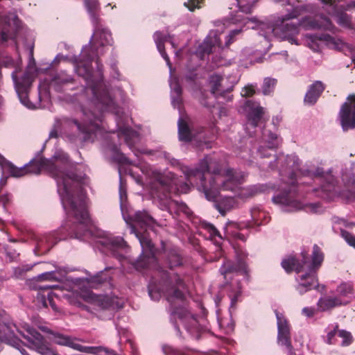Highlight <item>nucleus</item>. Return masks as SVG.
<instances>
[{"label":"nucleus","mask_w":355,"mask_h":355,"mask_svg":"<svg viewBox=\"0 0 355 355\" xmlns=\"http://www.w3.org/2000/svg\"><path fill=\"white\" fill-rule=\"evenodd\" d=\"M121 175V168H119ZM119 198L123 219L130 225V233L139 240L142 253L134 260L128 256L129 247L122 237L105 236L99 239L97 243L103 252L110 253L120 262L127 261L137 270L145 268L155 270V273L148 285V294L154 301L159 300L162 295L169 302L171 309V321L178 334H182L180 326L188 334H205L208 328L205 319H198L196 314L189 310L184 302L183 290L185 288L184 280L173 272H168L157 264L155 255L154 245L150 237L149 230L155 223L153 218L146 211H137L133 215L125 216L124 207L127 201L125 187L120 176Z\"/></svg>","instance_id":"obj_1"},{"label":"nucleus","mask_w":355,"mask_h":355,"mask_svg":"<svg viewBox=\"0 0 355 355\" xmlns=\"http://www.w3.org/2000/svg\"><path fill=\"white\" fill-rule=\"evenodd\" d=\"M95 55L94 51L90 55V48L84 46L78 57L64 55L62 60L73 63L75 71L85 80L86 86L81 87L80 93L74 94L75 101L80 105V121L68 117L56 119L49 137H57L58 130H63L71 142H94L102 131L103 112H110L116 115L118 136L123 137L125 144L134 154L137 157L139 153L151 154V150L135 147L139 141V135L125 125L123 112L116 105L103 81L102 64L97 59L96 69L94 70L92 67Z\"/></svg>","instance_id":"obj_2"},{"label":"nucleus","mask_w":355,"mask_h":355,"mask_svg":"<svg viewBox=\"0 0 355 355\" xmlns=\"http://www.w3.org/2000/svg\"><path fill=\"white\" fill-rule=\"evenodd\" d=\"M268 168L270 170L278 169L282 177V183L277 185V189L282 192L275 195L272 200L285 212L304 210L307 213L317 214L322 211L319 203L304 204L299 199V186L297 182V173L303 176L315 177L319 179L321 186L313 191L321 198L332 200L338 196L340 187L331 170L325 172L322 168L315 170L300 168L301 161L295 154L284 155L279 153L273 161L268 162Z\"/></svg>","instance_id":"obj_3"},{"label":"nucleus","mask_w":355,"mask_h":355,"mask_svg":"<svg viewBox=\"0 0 355 355\" xmlns=\"http://www.w3.org/2000/svg\"><path fill=\"white\" fill-rule=\"evenodd\" d=\"M163 156L171 166L180 168L187 181L193 186L196 185L207 199H214L220 189H233L239 183L241 175L233 173L231 170L227 171L225 176L220 173V164L213 156H205L196 168L182 165L169 153L164 152Z\"/></svg>","instance_id":"obj_4"},{"label":"nucleus","mask_w":355,"mask_h":355,"mask_svg":"<svg viewBox=\"0 0 355 355\" xmlns=\"http://www.w3.org/2000/svg\"><path fill=\"white\" fill-rule=\"evenodd\" d=\"M300 15L299 8H295L291 12L278 17L271 24L268 22L255 23L252 19H247L244 26L247 28H257L259 34L266 40L270 41L273 37L288 40L291 44H298L296 35L300 28L314 29L319 26L318 23L311 18H304L298 23L291 21Z\"/></svg>","instance_id":"obj_5"},{"label":"nucleus","mask_w":355,"mask_h":355,"mask_svg":"<svg viewBox=\"0 0 355 355\" xmlns=\"http://www.w3.org/2000/svg\"><path fill=\"white\" fill-rule=\"evenodd\" d=\"M324 260V254L320 248L314 245L311 257L307 252H302L298 258L288 257L282 260V266L287 272L297 273L295 290L301 295L319 286L317 272Z\"/></svg>","instance_id":"obj_6"},{"label":"nucleus","mask_w":355,"mask_h":355,"mask_svg":"<svg viewBox=\"0 0 355 355\" xmlns=\"http://www.w3.org/2000/svg\"><path fill=\"white\" fill-rule=\"evenodd\" d=\"M178 189V179L171 172H153V179L149 184V193L153 202L160 209L166 211L171 214L173 212H182L187 216L191 211L183 202L173 200L171 197L172 191Z\"/></svg>","instance_id":"obj_7"},{"label":"nucleus","mask_w":355,"mask_h":355,"mask_svg":"<svg viewBox=\"0 0 355 355\" xmlns=\"http://www.w3.org/2000/svg\"><path fill=\"white\" fill-rule=\"evenodd\" d=\"M154 40L156 44L157 50L160 53L162 57L166 61L167 65L169 67L171 76H170V80H169V85L171 87V103L172 105L175 108H178V110H180V106L182 104V87L179 84L178 79L175 77H172V67L171 64L170 62V59L166 54L164 43L166 42H168L173 48H175V43L172 40L171 37L168 36H165L163 33H162L159 31H157L154 34Z\"/></svg>","instance_id":"obj_8"},{"label":"nucleus","mask_w":355,"mask_h":355,"mask_svg":"<svg viewBox=\"0 0 355 355\" xmlns=\"http://www.w3.org/2000/svg\"><path fill=\"white\" fill-rule=\"evenodd\" d=\"M31 60L28 67L27 71L23 76L18 79L17 76V71L15 70L12 73V78L15 84V88L20 102L22 105L28 109H35L37 107V104L31 102L28 99V92L33 81V72L35 71L33 65L35 64L33 58V53H31Z\"/></svg>","instance_id":"obj_9"},{"label":"nucleus","mask_w":355,"mask_h":355,"mask_svg":"<svg viewBox=\"0 0 355 355\" xmlns=\"http://www.w3.org/2000/svg\"><path fill=\"white\" fill-rule=\"evenodd\" d=\"M228 170L232 171L233 173L239 174L241 175V178L239 179V183L233 189H229L228 191L236 192V197L239 198L243 201L247 200L254 196L263 193H268L272 191L277 190V185L275 184L269 182L266 184H257L253 185H250L246 187L239 188V186L242 184V180L243 179V174L240 171H235L232 168H226L223 170L220 166V173L225 176L226 175V172ZM220 191H225V189H219L217 192V194L219 193Z\"/></svg>","instance_id":"obj_10"},{"label":"nucleus","mask_w":355,"mask_h":355,"mask_svg":"<svg viewBox=\"0 0 355 355\" xmlns=\"http://www.w3.org/2000/svg\"><path fill=\"white\" fill-rule=\"evenodd\" d=\"M24 330L18 329V333L26 340V346L41 355H59L50 348L44 337L28 324L22 326Z\"/></svg>","instance_id":"obj_11"},{"label":"nucleus","mask_w":355,"mask_h":355,"mask_svg":"<svg viewBox=\"0 0 355 355\" xmlns=\"http://www.w3.org/2000/svg\"><path fill=\"white\" fill-rule=\"evenodd\" d=\"M94 26V33L89 40V42L86 46L90 48V55H92V51L96 54L94 55L95 62L99 60L98 48L110 45L112 42V35L110 31L103 27L101 21H98L97 24H92ZM100 62V60H98Z\"/></svg>","instance_id":"obj_12"},{"label":"nucleus","mask_w":355,"mask_h":355,"mask_svg":"<svg viewBox=\"0 0 355 355\" xmlns=\"http://www.w3.org/2000/svg\"><path fill=\"white\" fill-rule=\"evenodd\" d=\"M26 324L23 322L19 325H16L14 323L4 322L0 317V341L5 342L16 349H17L22 355H29L26 350L22 347L21 342L15 336V331L18 332V329L24 330L22 326Z\"/></svg>","instance_id":"obj_13"},{"label":"nucleus","mask_w":355,"mask_h":355,"mask_svg":"<svg viewBox=\"0 0 355 355\" xmlns=\"http://www.w3.org/2000/svg\"><path fill=\"white\" fill-rule=\"evenodd\" d=\"M277 323V343L284 346L288 355H302L301 353H295L291 345V327L288 320L283 314L275 311Z\"/></svg>","instance_id":"obj_14"},{"label":"nucleus","mask_w":355,"mask_h":355,"mask_svg":"<svg viewBox=\"0 0 355 355\" xmlns=\"http://www.w3.org/2000/svg\"><path fill=\"white\" fill-rule=\"evenodd\" d=\"M262 144L257 148V154L260 158L269 157L270 151L277 148L282 144V139L270 130L263 129L262 131Z\"/></svg>","instance_id":"obj_15"},{"label":"nucleus","mask_w":355,"mask_h":355,"mask_svg":"<svg viewBox=\"0 0 355 355\" xmlns=\"http://www.w3.org/2000/svg\"><path fill=\"white\" fill-rule=\"evenodd\" d=\"M0 20L1 24L3 25L1 32V42H6L9 39L15 40V33L12 26H17V16L13 12H5L3 6L1 3Z\"/></svg>","instance_id":"obj_16"},{"label":"nucleus","mask_w":355,"mask_h":355,"mask_svg":"<svg viewBox=\"0 0 355 355\" xmlns=\"http://www.w3.org/2000/svg\"><path fill=\"white\" fill-rule=\"evenodd\" d=\"M341 126L344 131L355 128V95L349 96L339 112Z\"/></svg>","instance_id":"obj_17"},{"label":"nucleus","mask_w":355,"mask_h":355,"mask_svg":"<svg viewBox=\"0 0 355 355\" xmlns=\"http://www.w3.org/2000/svg\"><path fill=\"white\" fill-rule=\"evenodd\" d=\"M219 34L218 31H211L204 42L199 45L196 55L200 58H203L205 55H209L217 49H220L221 42L219 39Z\"/></svg>","instance_id":"obj_18"},{"label":"nucleus","mask_w":355,"mask_h":355,"mask_svg":"<svg viewBox=\"0 0 355 355\" xmlns=\"http://www.w3.org/2000/svg\"><path fill=\"white\" fill-rule=\"evenodd\" d=\"M48 82V86L56 92H67L74 89V79L65 71L55 73Z\"/></svg>","instance_id":"obj_19"},{"label":"nucleus","mask_w":355,"mask_h":355,"mask_svg":"<svg viewBox=\"0 0 355 355\" xmlns=\"http://www.w3.org/2000/svg\"><path fill=\"white\" fill-rule=\"evenodd\" d=\"M305 37L306 45L314 51H319L323 44L331 47L336 46L335 39L327 33L307 34Z\"/></svg>","instance_id":"obj_20"},{"label":"nucleus","mask_w":355,"mask_h":355,"mask_svg":"<svg viewBox=\"0 0 355 355\" xmlns=\"http://www.w3.org/2000/svg\"><path fill=\"white\" fill-rule=\"evenodd\" d=\"M250 227V222L236 223L228 221L224 227V230L227 236H231L234 239L245 241L247 239V234L244 232Z\"/></svg>","instance_id":"obj_21"},{"label":"nucleus","mask_w":355,"mask_h":355,"mask_svg":"<svg viewBox=\"0 0 355 355\" xmlns=\"http://www.w3.org/2000/svg\"><path fill=\"white\" fill-rule=\"evenodd\" d=\"M33 239L35 243L34 251L37 255L46 254L57 243L54 234H35Z\"/></svg>","instance_id":"obj_22"},{"label":"nucleus","mask_w":355,"mask_h":355,"mask_svg":"<svg viewBox=\"0 0 355 355\" xmlns=\"http://www.w3.org/2000/svg\"><path fill=\"white\" fill-rule=\"evenodd\" d=\"M245 105L246 107L249 109L246 128H254L261 120L264 113V108L260 106L259 103L252 101H247Z\"/></svg>","instance_id":"obj_23"},{"label":"nucleus","mask_w":355,"mask_h":355,"mask_svg":"<svg viewBox=\"0 0 355 355\" xmlns=\"http://www.w3.org/2000/svg\"><path fill=\"white\" fill-rule=\"evenodd\" d=\"M223 76L216 73L212 74L209 76V84L211 88V93L216 98L219 96H224L226 93L231 92V87H226L224 85Z\"/></svg>","instance_id":"obj_24"},{"label":"nucleus","mask_w":355,"mask_h":355,"mask_svg":"<svg viewBox=\"0 0 355 355\" xmlns=\"http://www.w3.org/2000/svg\"><path fill=\"white\" fill-rule=\"evenodd\" d=\"M336 297L339 298L343 305L349 304L352 299L355 298V292L352 282H342L336 290Z\"/></svg>","instance_id":"obj_25"},{"label":"nucleus","mask_w":355,"mask_h":355,"mask_svg":"<svg viewBox=\"0 0 355 355\" xmlns=\"http://www.w3.org/2000/svg\"><path fill=\"white\" fill-rule=\"evenodd\" d=\"M324 90V84L319 80L315 81L309 86V89L306 93L304 96L305 104L309 105H314Z\"/></svg>","instance_id":"obj_26"},{"label":"nucleus","mask_w":355,"mask_h":355,"mask_svg":"<svg viewBox=\"0 0 355 355\" xmlns=\"http://www.w3.org/2000/svg\"><path fill=\"white\" fill-rule=\"evenodd\" d=\"M218 193L216 195L214 199L209 201H214V207L223 215L225 216L227 211L237 206V202L235 197L225 196L221 198L219 200H216ZM209 200V199H207Z\"/></svg>","instance_id":"obj_27"},{"label":"nucleus","mask_w":355,"mask_h":355,"mask_svg":"<svg viewBox=\"0 0 355 355\" xmlns=\"http://www.w3.org/2000/svg\"><path fill=\"white\" fill-rule=\"evenodd\" d=\"M220 272L225 276H226L228 273L232 272H240L241 274H245L247 272L246 264L242 260H238L236 262L227 261L220 268Z\"/></svg>","instance_id":"obj_28"},{"label":"nucleus","mask_w":355,"mask_h":355,"mask_svg":"<svg viewBox=\"0 0 355 355\" xmlns=\"http://www.w3.org/2000/svg\"><path fill=\"white\" fill-rule=\"evenodd\" d=\"M84 5L92 24H97L98 21H101L99 17L100 3L98 0H84Z\"/></svg>","instance_id":"obj_29"},{"label":"nucleus","mask_w":355,"mask_h":355,"mask_svg":"<svg viewBox=\"0 0 355 355\" xmlns=\"http://www.w3.org/2000/svg\"><path fill=\"white\" fill-rule=\"evenodd\" d=\"M317 306L320 311H326L337 306H343V302L336 296L321 297L318 300Z\"/></svg>","instance_id":"obj_30"},{"label":"nucleus","mask_w":355,"mask_h":355,"mask_svg":"<svg viewBox=\"0 0 355 355\" xmlns=\"http://www.w3.org/2000/svg\"><path fill=\"white\" fill-rule=\"evenodd\" d=\"M178 125L179 139L180 141H190L193 139V133L190 129L187 121L182 116L180 117Z\"/></svg>","instance_id":"obj_31"},{"label":"nucleus","mask_w":355,"mask_h":355,"mask_svg":"<svg viewBox=\"0 0 355 355\" xmlns=\"http://www.w3.org/2000/svg\"><path fill=\"white\" fill-rule=\"evenodd\" d=\"M165 263L172 270L182 265V258L176 249H170L165 252Z\"/></svg>","instance_id":"obj_32"},{"label":"nucleus","mask_w":355,"mask_h":355,"mask_svg":"<svg viewBox=\"0 0 355 355\" xmlns=\"http://www.w3.org/2000/svg\"><path fill=\"white\" fill-rule=\"evenodd\" d=\"M252 220L257 225L266 224L268 222V216L259 207H254L251 209Z\"/></svg>","instance_id":"obj_33"},{"label":"nucleus","mask_w":355,"mask_h":355,"mask_svg":"<svg viewBox=\"0 0 355 355\" xmlns=\"http://www.w3.org/2000/svg\"><path fill=\"white\" fill-rule=\"evenodd\" d=\"M54 296L55 295L53 292H49L48 294H37V298L42 304L43 306L47 307L49 305L53 310L58 311V309L53 300Z\"/></svg>","instance_id":"obj_34"},{"label":"nucleus","mask_w":355,"mask_h":355,"mask_svg":"<svg viewBox=\"0 0 355 355\" xmlns=\"http://www.w3.org/2000/svg\"><path fill=\"white\" fill-rule=\"evenodd\" d=\"M112 269L111 267L105 268L104 270L98 272L96 275L89 277L87 281L90 284H99L104 281L110 278V275L107 274V272Z\"/></svg>","instance_id":"obj_35"},{"label":"nucleus","mask_w":355,"mask_h":355,"mask_svg":"<svg viewBox=\"0 0 355 355\" xmlns=\"http://www.w3.org/2000/svg\"><path fill=\"white\" fill-rule=\"evenodd\" d=\"M339 331L338 325H332L327 328V334L325 339V342L329 345L336 344L338 332Z\"/></svg>","instance_id":"obj_36"},{"label":"nucleus","mask_w":355,"mask_h":355,"mask_svg":"<svg viewBox=\"0 0 355 355\" xmlns=\"http://www.w3.org/2000/svg\"><path fill=\"white\" fill-rule=\"evenodd\" d=\"M277 80L275 78H266L261 87L263 95H270L274 90Z\"/></svg>","instance_id":"obj_37"},{"label":"nucleus","mask_w":355,"mask_h":355,"mask_svg":"<svg viewBox=\"0 0 355 355\" xmlns=\"http://www.w3.org/2000/svg\"><path fill=\"white\" fill-rule=\"evenodd\" d=\"M96 302L99 307L103 309L114 308V300L107 296H96Z\"/></svg>","instance_id":"obj_38"},{"label":"nucleus","mask_w":355,"mask_h":355,"mask_svg":"<svg viewBox=\"0 0 355 355\" xmlns=\"http://www.w3.org/2000/svg\"><path fill=\"white\" fill-rule=\"evenodd\" d=\"M336 22L345 28H351L352 27L350 17L345 13L341 12L336 16Z\"/></svg>","instance_id":"obj_39"},{"label":"nucleus","mask_w":355,"mask_h":355,"mask_svg":"<svg viewBox=\"0 0 355 355\" xmlns=\"http://www.w3.org/2000/svg\"><path fill=\"white\" fill-rule=\"evenodd\" d=\"M338 337L342 339L340 345L348 346L353 341V337L349 331L343 329H339L338 332Z\"/></svg>","instance_id":"obj_40"},{"label":"nucleus","mask_w":355,"mask_h":355,"mask_svg":"<svg viewBox=\"0 0 355 355\" xmlns=\"http://www.w3.org/2000/svg\"><path fill=\"white\" fill-rule=\"evenodd\" d=\"M112 150L114 153V159L120 164H134L124 154L119 150L116 146H114Z\"/></svg>","instance_id":"obj_41"},{"label":"nucleus","mask_w":355,"mask_h":355,"mask_svg":"<svg viewBox=\"0 0 355 355\" xmlns=\"http://www.w3.org/2000/svg\"><path fill=\"white\" fill-rule=\"evenodd\" d=\"M33 266L29 265H23L13 268V276L15 278H23L27 271L32 269Z\"/></svg>","instance_id":"obj_42"},{"label":"nucleus","mask_w":355,"mask_h":355,"mask_svg":"<svg viewBox=\"0 0 355 355\" xmlns=\"http://www.w3.org/2000/svg\"><path fill=\"white\" fill-rule=\"evenodd\" d=\"M162 352L165 355H184L181 350L168 345L162 346Z\"/></svg>","instance_id":"obj_43"},{"label":"nucleus","mask_w":355,"mask_h":355,"mask_svg":"<svg viewBox=\"0 0 355 355\" xmlns=\"http://www.w3.org/2000/svg\"><path fill=\"white\" fill-rule=\"evenodd\" d=\"M4 252L6 256L7 261L12 262L17 261L19 254L16 252L15 250L11 249L8 246L4 248Z\"/></svg>","instance_id":"obj_44"},{"label":"nucleus","mask_w":355,"mask_h":355,"mask_svg":"<svg viewBox=\"0 0 355 355\" xmlns=\"http://www.w3.org/2000/svg\"><path fill=\"white\" fill-rule=\"evenodd\" d=\"M341 236L350 245L355 248V236L350 232L342 230L340 232Z\"/></svg>","instance_id":"obj_45"},{"label":"nucleus","mask_w":355,"mask_h":355,"mask_svg":"<svg viewBox=\"0 0 355 355\" xmlns=\"http://www.w3.org/2000/svg\"><path fill=\"white\" fill-rule=\"evenodd\" d=\"M257 85H248L244 87L241 92V94L243 97H250L255 94Z\"/></svg>","instance_id":"obj_46"},{"label":"nucleus","mask_w":355,"mask_h":355,"mask_svg":"<svg viewBox=\"0 0 355 355\" xmlns=\"http://www.w3.org/2000/svg\"><path fill=\"white\" fill-rule=\"evenodd\" d=\"M54 267L56 268L55 266ZM57 268L55 270L44 272L38 275V279L41 280H58V279L55 276Z\"/></svg>","instance_id":"obj_47"},{"label":"nucleus","mask_w":355,"mask_h":355,"mask_svg":"<svg viewBox=\"0 0 355 355\" xmlns=\"http://www.w3.org/2000/svg\"><path fill=\"white\" fill-rule=\"evenodd\" d=\"M242 31V28L232 30L226 37L225 46L227 47L230 46L234 41L236 35H239Z\"/></svg>","instance_id":"obj_48"},{"label":"nucleus","mask_w":355,"mask_h":355,"mask_svg":"<svg viewBox=\"0 0 355 355\" xmlns=\"http://www.w3.org/2000/svg\"><path fill=\"white\" fill-rule=\"evenodd\" d=\"M55 287H57L56 285L46 283L39 285L37 286V289L39 290L38 294H46L45 293L48 294L49 292H52L51 290Z\"/></svg>","instance_id":"obj_49"},{"label":"nucleus","mask_w":355,"mask_h":355,"mask_svg":"<svg viewBox=\"0 0 355 355\" xmlns=\"http://www.w3.org/2000/svg\"><path fill=\"white\" fill-rule=\"evenodd\" d=\"M203 0H188L187 2L184 3V6L190 11H193L196 8H200V7L198 6L199 3L202 2Z\"/></svg>","instance_id":"obj_50"},{"label":"nucleus","mask_w":355,"mask_h":355,"mask_svg":"<svg viewBox=\"0 0 355 355\" xmlns=\"http://www.w3.org/2000/svg\"><path fill=\"white\" fill-rule=\"evenodd\" d=\"M238 5L239 7V10L242 12L250 13V12H251L252 10V6H253L252 3H243V2L238 1Z\"/></svg>","instance_id":"obj_51"},{"label":"nucleus","mask_w":355,"mask_h":355,"mask_svg":"<svg viewBox=\"0 0 355 355\" xmlns=\"http://www.w3.org/2000/svg\"><path fill=\"white\" fill-rule=\"evenodd\" d=\"M223 79L225 80H224V85L226 86V87H228V86H232L231 87V91L233 89L234 85L237 83V78L236 76H230V77H225L224 78L223 76Z\"/></svg>","instance_id":"obj_52"},{"label":"nucleus","mask_w":355,"mask_h":355,"mask_svg":"<svg viewBox=\"0 0 355 355\" xmlns=\"http://www.w3.org/2000/svg\"><path fill=\"white\" fill-rule=\"evenodd\" d=\"M316 309L314 307H304L302 310V313L307 318H311L315 315Z\"/></svg>","instance_id":"obj_53"},{"label":"nucleus","mask_w":355,"mask_h":355,"mask_svg":"<svg viewBox=\"0 0 355 355\" xmlns=\"http://www.w3.org/2000/svg\"><path fill=\"white\" fill-rule=\"evenodd\" d=\"M207 231L209 232L211 236H218L221 238L218 230L211 224H207L205 226Z\"/></svg>","instance_id":"obj_54"},{"label":"nucleus","mask_w":355,"mask_h":355,"mask_svg":"<svg viewBox=\"0 0 355 355\" xmlns=\"http://www.w3.org/2000/svg\"><path fill=\"white\" fill-rule=\"evenodd\" d=\"M128 343L131 350V355H139L136 344L130 340H128Z\"/></svg>","instance_id":"obj_55"},{"label":"nucleus","mask_w":355,"mask_h":355,"mask_svg":"<svg viewBox=\"0 0 355 355\" xmlns=\"http://www.w3.org/2000/svg\"><path fill=\"white\" fill-rule=\"evenodd\" d=\"M38 90H39V100L40 101L42 99V96L43 95V93L45 94H47L46 85L45 84H44V85L40 84V85L38 87Z\"/></svg>","instance_id":"obj_56"},{"label":"nucleus","mask_w":355,"mask_h":355,"mask_svg":"<svg viewBox=\"0 0 355 355\" xmlns=\"http://www.w3.org/2000/svg\"><path fill=\"white\" fill-rule=\"evenodd\" d=\"M14 64L13 60L10 57H6L3 61V65L6 67H12Z\"/></svg>","instance_id":"obj_57"},{"label":"nucleus","mask_w":355,"mask_h":355,"mask_svg":"<svg viewBox=\"0 0 355 355\" xmlns=\"http://www.w3.org/2000/svg\"><path fill=\"white\" fill-rule=\"evenodd\" d=\"M181 192L187 193L190 189V186L187 182L184 183L182 185L180 186V188Z\"/></svg>","instance_id":"obj_58"},{"label":"nucleus","mask_w":355,"mask_h":355,"mask_svg":"<svg viewBox=\"0 0 355 355\" xmlns=\"http://www.w3.org/2000/svg\"><path fill=\"white\" fill-rule=\"evenodd\" d=\"M42 331L49 333L52 336V333H54V331L50 330L46 326H39L38 327Z\"/></svg>","instance_id":"obj_59"},{"label":"nucleus","mask_w":355,"mask_h":355,"mask_svg":"<svg viewBox=\"0 0 355 355\" xmlns=\"http://www.w3.org/2000/svg\"><path fill=\"white\" fill-rule=\"evenodd\" d=\"M202 105H203L205 107H211L214 106V104L213 103L206 102L205 101L202 100L201 101Z\"/></svg>","instance_id":"obj_60"},{"label":"nucleus","mask_w":355,"mask_h":355,"mask_svg":"<svg viewBox=\"0 0 355 355\" xmlns=\"http://www.w3.org/2000/svg\"><path fill=\"white\" fill-rule=\"evenodd\" d=\"M62 58H64V55L62 54H58L56 57L53 60V62H59L60 60H62Z\"/></svg>","instance_id":"obj_61"},{"label":"nucleus","mask_w":355,"mask_h":355,"mask_svg":"<svg viewBox=\"0 0 355 355\" xmlns=\"http://www.w3.org/2000/svg\"><path fill=\"white\" fill-rule=\"evenodd\" d=\"M352 8H355V1H352L349 2L346 6L347 10H349V9H352Z\"/></svg>","instance_id":"obj_62"},{"label":"nucleus","mask_w":355,"mask_h":355,"mask_svg":"<svg viewBox=\"0 0 355 355\" xmlns=\"http://www.w3.org/2000/svg\"><path fill=\"white\" fill-rule=\"evenodd\" d=\"M278 2H282L283 4H292L295 2V0H276Z\"/></svg>","instance_id":"obj_63"},{"label":"nucleus","mask_w":355,"mask_h":355,"mask_svg":"<svg viewBox=\"0 0 355 355\" xmlns=\"http://www.w3.org/2000/svg\"><path fill=\"white\" fill-rule=\"evenodd\" d=\"M238 296L239 294H236L233 297H231V307L236 303Z\"/></svg>","instance_id":"obj_64"}]
</instances>
